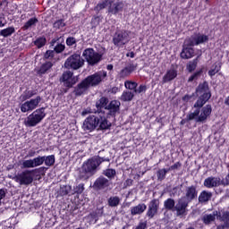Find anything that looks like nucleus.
I'll return each mask as SVG.
<instances>
[{
	"instance_id": "obj_1",
	"label": "nucleus",
	"mask_w": 229,
	"mask_h": 229,
	"mask_svg": "<svg viewBox=\"0 0 229 229\" xmlns=\"http://www.w3.org/2000/svg\"><path fill=\"white\" fill-rule=\"evenodd\" d=\"M195 92L196 96L199 97L193 105V108H195V110L194 112L188 114L186 118L180 122L182 126L186 123L194 120L195 123H205L212 114V106L210 104L205 106V104L208 102V99L212 98L210 88H208V82L204 81L199 83L196 88Z\"/></svg>"
},
{
	"instance_id": "obj_2",
	"label": "nucleus",
	"mask_w": 229,
	"mask_h": 229,
	"mask_svg": "<svg viewBox=\"0 0 229 229\" xmlns=\"http://www.w3.org/2000/svg\"><path fill=\"white\" fill-rule=\"evenodd\" d=\"M106 72H97L91 75L87 76L81 82H79L73 88V94L76 98H80V96H85V94H89V90H90V87H98L105 78H106Z\"/></svg>"
},
{
	"instance_id": "obj_3",
	"label": "nucleus",
	"mask_w": 229,
	"mask_h": 229,
	"mask_svg": "<svg viewBox=\"0 0 229 229\" xmlns=\"http://www.w3.org/2000/svg\"><path fill=\"white\" fill-rule=\"evenodd\" d=\"M95 106L98 114H102L103 110H106V115L115 119L121 114V102L119 100H111L107 97H100L96 101Z\"/></svg>"
},
{
	"instance_id": "obj_4",
	"label": "nucleus",
	"mask_w": 229,
	"mask_h": 229,
	"mask_svg": "<svg viewBox=\"0 0 229 229\" xmlns=\"http://www.w3.org/2000/svg\"><path fill=\"white\" fill-rule=\"evenodd\" d=\"M59 81L63 83V88L61 89L62 94H67L70 89H73L74 85L78 83V78L74 76V72L71 71L64 72L59 79Z\"/></svg>"
},
{
	"instance_id": "obj_5",
	"label": "nucleus",
	"mask_w": 229,
	"mask_h": 229,
	"mask_svg": "<svg viewBox=\"0 0 229 229\" xmlns=\"http://www.w3.org/2000/svg\"><path fill=\"white\" fill-rule=\"evenodd\" d=\"M46 115V107H39L27 117L24 121V124L28 128H33L37 126V124H39V123H42Z\"/></svg>"
},
{
	"instance_id": "obj_6",
	"label": "nucleus",
	"mask_w": 229,
	"mask_h": 229,
	"mask_svg": "<svg viewBox=\"0 0 229 229\" xmlns=\"http://www.w3.org/2000/svg\"><path fill=\"white\" fill-rule=\"evenodd\" d=\"M98 167L99 166L96 162V159L94 158V157L89 158L82 165L81 171L82 173H84V175L81 174V178H82L83 180H89L90 176H94V174L98 173Z\"/></svg>"
},
{
	"instance_id": "obj_7",
	"label": "nucleus",
	"mask_w": 229,
	"mask_h": 229,
	"mask_svg": "<svg viewBox=\"0 0 229 229\" xmlns=\"http://www.w3.org/2000/svg\"><path fill=\"white\" fill-rule=\"evenodd\" d=\"M96 192H110L112 191V181L106 179L105 175L98 176L91 186Z\"/></svg>"
},
{
	"instance_id": "obj_8",
	"label": "nucleus",
	"mask_w": 229,
	"mask_h": 229,
	"mask_svg": "<svg viewBox=\"0 0 229 229\" xmlns=\"http://www.w3.org/2000/svg\"><path fill=\"white\" fill-rule=\"evenodd\" d=\"M82 56L85 58L88 65L91 67L98 65L103 60V54L96 52L94 48H86L82 52Z\"/></svg>"
},
{
	"instance_id": "obj_9",
	"label": "nucleus",
	"mask_w": 229,
	"mask_h": 229,
	"mask_svg": "<svg viewBox=\"0 0 229 229\" xmlns=\"http://www.w3.org/2000/svg\"><path fill=\"white\" fill-rule=\"evenodd\" d=\"M82 65H85V60L79 54H72L64 63L66 69H73V71H78Z\"/></svg>"
},
{
	"instance_id": "obj_10",
	"label": "nucleus",
	"mask_w": 229,
	"mask_h": 229,
	"mask_svg": "<svg viewBox=\"0 0 229 229\" xmlns=\"http://www.w3.org/2000/svg\"><path fill=\"white\" fill-rule=\"evenodd\" d=\"M130 42V32L128 30H119L113 37V44L116 47H123Z\"/></svg>"
},
{
	"instance_id": "obj_11",
	"label": "nucleus",
	"mask_w": 229,
	"mask_h": 229,
	"mask_svg": "<svg viewBox=\"0 0 229 229\" xmlns=\"http://www.w3.org/2000/svg\"><path fill=\"white\" fill-rule=\"evenodd\" d=\"M13 180L20 185H31V183H33V171L24 170L15 175Z\"/></svg>"
},
{
	"instance_id": "obj_12",
	"label": "nucleus",
	"mask_w": 229,
	"mask_h": 229,
	"mask_svg": "<svg viewBox=\"0 0 229 229\" xmlns=\"http://www.w3.org/2000/svg\"><path fill=\"white\" fill-rule=\"evenodd\" d=\"M98 113H94L92 114H89L83 122L82 129L84 131H95L98 128V123H99V120H98Z\"/></svg>"
},
{
	"instance_id": "obj_13",
	"label": "nucleus",
	"mask_w": 229,
	"mask_h": 229,
	"mask_svg": "<svg viewBox=\"0 0 229 229\" xmlns=\"http://www.w3.org/2000/svg\"><path fill=\"white\" fill-rule=\"evenodd\" d=\"M40 101H42V98L40 96L31 98L30 100H25V102L20 106L21 112H22V114H26V112H33V110L40 105Z\"/></svg>"
},
{
	"instance_id": "obj_14",
	"label": "nucleus",
	"mask_w": 229,
	"mask_h": 229,
	"mask_svg": "<svg viewBox=\"0 0 229 229\" xmlns=\"http://www.w3.org/2000/svg\"><path fill=\"white\" fill-rule=\"evenodd\" d=\"M111 117L106 116L105 114H100L98 113L97 123V131H106V130H110L112 128V122L108 121Z\"/></svg>"
},
{
	"instance_id": "obj_15",
	"label": "nucleus",
	"mask_w": 229,
	"mask_h": 229,
	"mask_svg": "<svg viewBox=\"0 0 229 229\" xmlns=\"http://www.w3.org/2000/svg\"><path fill=\"white\" fill-rule=\"evenodd\" d=\"M160 208V200L158 199H153L148 202V208L146 213V216L148 219H153L157 214H158V209Z\"/></svg>"
},
{
	"instance_id": "obj_16",
	"label": "nucleus",
	"mask_w": 229,
	"mask_h": 229,
	"mask_svg": "<svg viewBox=\"0 0 229 229\" xmlns=\"http://www.w3.org/2000/svg\"><path fill=\"white\" fill-rule=\"evenodd\" d=\"M63 42H64L63 37L54 38L50 41V47H54V52L56 55H60L61 53L65 51V45H64Z\"/></svg>"
},
{
	"instance_id": "obj_17",
	"label": "nucleus",
	"mask_w": 229,
	"mask_h": 229,
	"mask_svg": "<svg viewBox=\"0 0 229 229\" xmlns=\"http://www.w3.org/2000/svg\"><path fill=\"white\" fill-rule=\"evenodd\" d=\"M185 199H187L188 203H191V201H194V199H198L197 185L192 184L185 188Z\"/></svg>"
},
{
	"instance_id": "obj_18",
	"label": "nucleus",
	"mask_w": 229,
	"mask_h": 229,
	"mask_svg": "<svg viewBox=\"0 0 229 229\" xmlns=\"http://www.w3.org/2000/svg\"><path fill=\"white\" fill-rule=\"evenodd\" d=\"M187 207H189L188 201L179 199L175 204L174 212H176V216H185L187 214Z\"/></svg>"
},
{
	"instance_id": "obj_19",
	"label": "nucleus",
	"mask_w": 229,
	"mask_h": 229,
	"mask_svg": "<svg viewBox=\"0 0 229 229\" xmlns=\"http://www.w3.org/2000/svg\"><path fill=\"white\" fill-rule=\"evenodd\" d=\"M203 185L207 189H214V187H219L221 185V178L209 176L204 180Z\"/></svg>"
},
{
	"instance_id": "obj_20",
	"label": "nucleus",
	"mask_w": 229,
	"mask_h": 229,
	"mask_svg": "<svg viewBox=\"0 0 229 229\" xmlns=\"http://www.w3.org/2000/svg\"><path fill=\"white\" fill-rule=\"evenodd\" d=\"M134 71H137V64L130 63L128 65H126L120 71L119 76L123 79L128 78V76L134 72Z\"/></svg>"
},
{
	"instance_id": "obj_21",
	"label": "nucleus",
	"mask_w": 229,
	"mask_h": 229,
	"mask_svg": "<svg viewBox=\"0 0 229 229\" xmlns=\"http://www.w3.org/2000/svg\"><path fill=\"white\" fill-rule=\"evenodd\" d=\"M195 54H196V51L194 50V47H185L183 45L182 52L180 54V57L182 60H191V58H193Z\"/></svg>"
},
{
	"instance_id": "obj_22",
	"label": "nucleus",
	"mask_w": 229,
	"mask_h": 229,
	"mask_svg": "<svg viewBox=\"0 0 229 229\" xmlns=\"http://www.w3.org/2000/svg\"><path fill=\"white\" fill-rule=\"evenodd\" d=\"M211 199L212 192L208 191H202L198 197V201L200 205H207Z\"/></svg>"
},
{
	"instance_id": "obj_23",
	"label": "nucleus",
	"mask_w": 229,
	"mask_h": 229,
	"mask_svg": "<svg viewBox=\"0 0 229 229\" xmlns=\"http://www.w3.org/2000/svg\"><path fill=\"white\" fill-rule=\"evenodd\" d=\"M178 76V71L174 68L166 71V73L163 76L162 82L169 83V81H173Z\"/></svg>"
},
{
	"instance_id": "obj_24",
	"label": "nucleus",
	"mask_w": 229,
	"mask_h": 229,
	"mask_svg": "<svg viewBox=\"0 0 229 229\" xmlns=\"http://www.w3.org/2000/svg\"><path fill=\"white\" fill-rule=\"evenodd\" d=\"M123 10H124V3H123V1L116 2L108 8L109 13H113V15H117V13L123 12Z\"/></svg>"
},
{
	"instance_id": "obj_25",
	"label": "nucleus",
	"mask_w": 229,
	"mask_h": 229,
	"mask_svg": "<svg viewBox=\"0 0 229 229\" xmlns=\"http://www.w3.org/2000/svg\"><path fill=\"white\" fill-rule=\"evenodd\" d=\"M147 208L148 206L146 204L140 203L137 206L131 208V214L132 216H140V214H144V212H146Z\"/></svg>"
},
{
	"instance_id": "obj_26",
	"label": "nucleus",
	"mask_w": 229,
	"mask_h": 229,
	"mask_svg": "<svg viewBox=\"0 0 229 229\" xmlns=\"http://www.w3.org/2000/svg\"><path fill=\"white\" fill-rule=\"evenodd\" d=\"M51 69H53V62L47 61L41 64V66L38 70V74H39V76H42L43 74L49 72Z\"/></svg>"
},
{
	"instance_id": "obj_27",
	"label": "nucleus",
	"mask_w": 229,
	"mask_h": 229,
	"mask_svg": "<svg viewBox=\"0 0 229 229\" xmlns=\"http://www.w3.org/2000/svg\"><path fill=\"white\" fill-rule=\"evenodd\" d=\"M102 176H105L109 182L112 180H115V176H117V171L114 168H106L102 171Z\"/></svg>"
},
{
	"instance_id": "obj_28",
	"label": "nucleus",
	"mask_w": 229,
	"mask_h": 229,
	"mask_svg": "<svg viewBox=\"0 0 229 229\" xmlns=\"http://www.w3.org/2000/svg\"><path fill=\"white\" fill-rule=\"evenodd\" d=\"M33 96H37L36 90H28L26 89L23 91V93L20 96L19 99L21 101V103H24V101H28V99H31Z\"/></svg>"
},
{
	"instance_id": "obj_29",
	"label": "nucleus",
	"mask_w": 229,
	"mask_h": 229,
	"mask_svg": "<svg viewBox=\"0 0 229 229\" xmlns=\"http://www.w3.org/2000/svg\"><path fill=\"white\" fill-rule=\"evenodd\" d=\"M216 216L219 221L229 225V211H216Z\"/></svg>"
},
{
	"instance_id": "obj_30",
	"label": "nucleus",
	"mask_w": 229,
	"mask_h": 229,
	"mask_svg": "<svg viewBox=\"0 0 229 229\" xmlns=\"http://www.w3.org/2000/svg\"><path fill=\"white\" fill-rule=\"evenodd\" d=\"M221 63L216 62L215 64H212L210 70L208 72V76L210 78H213V76H216L219 71H221Z\"/></svg>"
},
{
	"instance_id": "obj_31",
	"label": "nucleus",
	"mask_w": 229,
	"mask_h": 229,
	"mask_svg": "<svg viewBox=\"0 0 229 229\" xmlns=\"http://www.w3.org/2000/svg\"><path fill=\"white\" fill-rule=\"evenodd\" d=\"M120 203L121 198H119V196H111L107 199V205L108 207H111V208L119 207Z\"/></svg>"
},
{
	"instance_id": "obj_32",
	"label": "nucleus",
	"mask_w": 229,
	"mask_h": 229,
	"mask_svg": "<svg viewBox=\"0 0 229 229\" xmlns=\"http://www.w3.org/2000/svg\"><path fill=\"white\" fill-rule=\"evenodd\" d=\"M199 62V57H196L193 60L190 61L186 64V69H187L188 72H194L195 69H197V67H198Z\"/></svg>"
},
{
	"instance_id": "obj_33",
	"label": "nucleus",
	"mask_w": 229,
	"mask_h": 229,
	"mask_svg": "<svg viewBox=\"0 0 229 229\" xmlns=\"http://www.w3.org/2000/svg\"><path fill=\"white\" fill-rule=\"evenodd\" d=\"M164 207L165 210H171L172 212H174V208L176 207V202L174 201V199H167L164 201Z\"/></svg>"
},
{
	"instance_id": "obj_34",
	"label": "nucleus",
	"mask_w": 229,
	"mask_h": 229,
	"mask_svg": "<svg viewBox=\"0 0 229 229\" xmlns=\"http://www.w3.org/2000/svg\"><path fill=\"white\" fill-rule=\"evenodd\" d=\"M133 98H135V94H133V92H131L130 90H124L122 93L120 99H121V101L128 102V101H131L133 99Z\"/></svg>"
},
{
	"instance_id": "obj_35",
	"label": "nucleus",
	"mask_w": 229,
	"mask_h": 229,
	"mask_svg": "<svg viewBox=\"0 0 229 229\" xmlns=\"http://www.w3.org/2000/svg\"><path fill=\"white\" fill-rule=\"evenodd\" d=\"M14 32L15 27H8L6 29L0 30V37H4V38H6L8 37H12V35H13Z\"/></svg>"
},
{
	"instance_id": "obj_36",
	"label": "nucleus",
	"mask_w": 229,
	"mask_h": 229,
	"mask_svg": "<svg viewBox=\"0 0 229 229\" xmlns=\"http://www.w3.org/2000/svg\"><path fill=\"white\" fill-rule=\"evenodd\" d=\"M71 191H72V187L71 185H63L58 191V196H67L71 193Z\"/></svg>"
},
{
	"instance_id": "obj_37",
	"label": "nucleus",
	"mask_w": 229,
	"mask_h": 229,
	"mask_svg": "<svg viewBox=\"0 0 229 229\" xmlns=\"http://www.w3.org/2000/svg\"><path fill=\"white\" fill-rule=\"evenodd\" d=\"M38 22V19L37 17L30 18L25 24L21 27L23 31L28 30L31 28V26H35Z\"/></svg>"
},
{
	"instance_id": "obj_38",
	"label": "nucleus",
	"mask_w": 229,
	"mask_h": 229,
	"mask_svg": "<svg viewBox=\"0 0 229 229\" xmlns=\"http://www.w3.org/2000/svg\"><path fill=\"white\" fill-rule=\"evenodd\" d=\"M193 37L197 46H199V44H205V42H208V36L205 34H197Z\"/></svg>"
},
{
	"instance_id": "obj_39",
	"label": "nucleus",
	"mask_w": 229,
	"mask_h": 229,
	"mask_svg": "<svg viewBox=\"0 0 229 229\" xmlns=\"http://www.w3.org/2000/svg\"><path fill=\"white\" fill-rule=\"evenodd\" d=\"M43 157H44L45 165H47V167H53V165H55V162H56L55 158V155L43 156Z\"/></svg>"
},
{
	"instance_id": "obj_40",
	"label": "nucleus",
	"mask_w": 229,
	"mask_h": 229,
	"mask_svg": "<svg viewBox=\"0 0 229 229\" xmlns=\"http://www.w3.org/2000/svg\"><path fill=\"white\" fill-rule=\"evenodd\" d=\"M201 74H203V68H200L199 70L196 71L191 74L188 79V83H192L194 80H199L201 78Z\"/></svg>"
},
{
	"instance_id": "obj_41",
	"label": "nucleus",
	"mask_w": 229,
	"mask_h": 229,
	"mask_svg": "<svg viewBox=\"0 0 229 229\" xmlns=\"http://www.w3.org/2000/svg\"><path fill=\"white\" fill-rule=\"evenodd\" d=\"M216 221V211L214 212V214H209V215H205L202 217V222L204 223V225H210V223Z\"/></svg>"
},
{
	"instance_id": "obj_42",
	"label": "nucleus",
	"mask_w": 229,
	"mask_h": 229,
	"mask_svg": "<svg viewBox=\"0 0 229 229\" xmlns=\"http://www.w3.org/2000/svg\"><path fill=\"white\" fill-rule=\"evenodd\" d=\"M108 6V0H103L102 2H99L95 7H94V12L97 13H99L101 10H105Z\"/></svg>"
},
{
	"instance_id": "obj_43",
	"label": "nucleus",
	"mask_w": 229,
	"mask_h": 229,
	"mask_svg": "<svg viewBox=\"0 0 229 229\" xmlns=\"http://www.w3.org/2000/svg\"><path fill=\"white\" fill-rule=\"evenodd\" d=\"M47 39L46 37H39L34 41V46H37L38 49H40L46 46Z\"/></svg>"
},
{
	"instance_id": "obj_44",
	"label": "nucleus",
	"mask_w": 229,
	"mask_h": 229,
	"mask_svg": "<svg viewBox=\"0 0 229 229\" xmlns=\"http://www.w3.org/2000/svg\"><path fill=\"white\" fill-rule=\"evenodd\" d=\"M167 173H169L168 168L167 169H165V168L159 169L157 172V180H159V182L165 180V176H166Z\"/></svg>"
},
{
	"instance_id": "obj_45",
	"label": "nucleus",
	"mask_w": 229,
	"mask_h": 229,
	"mask_svg": "<svg viewBox=\"0 0 229 229\" xmlns=\"http://www.w3.org/2000/svg\"><path fill=\"white\" fill-rule=\"evenodd\" d=\"M124 87L125 89H128L129 90H133V92H135L137 87H139V83H137L136 81H125Z\"/></svg>"
},
{
	"instance_id": "obj_46",
	"label": "nucleus",
	"mask_w": 229,
	"mask_h": 229,
	"mask_svg": "<svg viewBox=\"0 0 229 229\" xmlns=\"http://www.w3.org/2000/svg\"><path fill=\"white\" fill-rule=\"evenodd\" d=\"M48 169H49L48 167L40 166L38 168L32 169L31 171H33V174H40L41 176H45L46 175V172Z\"/></svg>"
},
{
	"instance_id": "obj_47",
	"label": "nucleus",
	"mask_w": 229,
	"mask_h": 229,
	"mask_svg": "<svg viewBox=\"0 0 229 229\" xmlns=\"http://www.w3.org/2000/svg\"><path fill=\"white\" fill-rule=\"evenodd\" d=\"M21 167H22V169H32L33 167H35L33 159L24 160L21 164Z\"/></svg>"
},
{
	"instance_id": "obj_48",
	"label": "nucleus",
	"mask_w": 229,
	"mask_h": 229,
	"mask_svg": "<svg viewBox=\"0 0 229 229\" xmlns=\"http://www.w3.org/2000/svg\"><path fill=\"white\" fill-rule=\"evenodd\" d=\"M44 156H38L32 159L34 163V167H38L44 164Z\"/></svg>"
},
{
	"instance_id": "obj_49",
	"label": "nucleus",
	"mask_w": 229,
	"mask_h": 229,
	"mask_svg": "<svg viewBox=\"0 0 229 229\" xmlns=\"http://www.w3.org/2000/svg\"><path fill=\"white\" fill-rule=\"evenodd\" d=\"M53 28H55V30L65 28V21H64V19L57 20L55 22H54Z\"/></svg>"
},
{
	"instance_id": "obj_50",
	"label": "nucleus",
	"mask_w": 229,
	"mask_h": 229,
	"mask_svg": "<svg viewBox=\"0 0 229 229\" xmlns=\"http://www.w3.org/2000/svg\"><path fill=\"white\" fill-rule=\"evenodd\" d=\"M93 158L95 159V162H97V165H98V167L101 165L102 162H110V158L108 157H101L99 156H95L93 157Z\"/></svg>"
},
{
	"instance_id": "obj_51",
	"label": "nucleus",
	"mask_w": 229,
	"mask_h": 229,
	"mask_svg": "<svg viewBox=\"0 0 229 229\" xmlns=\"http://www.w3.org/2000/svg\"><path fill=\"white\" fill-rule=\"evenodd\" d=\"M78 40L74 37H68L66 38V46H68V47H72V46H76Z\"/></svg>"
},
{
	"instance_id": "obj_52",
	"label": "nucleus",
	"mask_w": 229,
	"mask_h": 229,
	"mask_svg": "<svg viewBox=\"0 0 229 229\" xmlns=\"http://www.w3.org/2000/svg\"><path fill=\"white\" fill-rule=\"evenodd\" d=\"M55 50H47L43 58L45 60H53V58H55Z\"/></svg>"
},
{
	"instance_id": "obj_53",
	"label": "nucleus",
	"mask_w": 229,
	"mask_h": 229,
	"mask_svg": "<svg viewBox=\"0 0 229 229\" xmlns=\"http://www.w3.org/2000/svg\"><path fill=\"white\" fill-rule=\"evenodd\" d=\"M194 36H191L188 40H187V44L183 45L186 47H194V46H198V44L196 43L195 39H194Z\"/></svg>"
},
{
	"instance_id": "obj_54",
	"label": "nucleus",
	"mask_w": 229,
	"mask_h": 229,
	"mask_svg": "<svg viewBox=\"0 0 229 229\" xmlns=\"http://www.w3.org/2000/svg\"><path fill=\"white\" fill-rule=\"evenodd\" d=\"M83 191H85V184L80 183L74 188V193L75 194H82Z\"/></svg>"
},
{
	"instance_id": "obj_55",
	"label": "nucleus",
	"mask_w": 229,
	"mask_h": 229,
	"mask_svg": "<svg viewBox=\"0 0 229 229\" xmlns=\"http://www.w3.org/2000/svg\"><path fill=\"white\" fill-rule=\"evenodd\" d=\"M146 90H148V86L144 85V84H140L139 86V88L134 90L135 94H142V92H146Z\"/></svg>"
},
{
	"instance_id": "obj_56",
	"label": "nucleus",
	"mask_w": 229,
	"mask_h": 229,
	"mask_svg": "<svg viewBox=\"0 0 229 229\" xmlns=\"http://www.w3.org/2000/svg\"><path fill=\"white\" fill-rule=\"evenodd\" d=\"M182 167V163L176 162L175 164L172 165L169 168L168 171H175V169H180Z\"/></svg>"
},
{
	"instance_id": "obj_57",
	"label": "nucleus",
	"mask_w": 229,
	"mask_h": 229,
	"mask_svg": "<svg viewBox=\"0 0 229 229\" xmlns=\"http://www.w3.org/2000/svg\"><path fill=\"white\" fill-rule=\"evenodd\" d=\"M148 228V221L140 222L134 229H146Z\"/></svg>"
},
{
	"instance_id": "obj_58",
	"label": "nucleus",
	"mask_w": 229,
	"mask_h": 229,
	"mask_svg": "<svg viewBox=\"0 0 229 229\" xmlns=\"http://www.w3.org/2000/svg\"><path fill=\"white\" fill-rule=\"evenodd\" d=\"M220 185H224V187L229 185V173L227 174L225 179H223L222 181L220 180Z\"/></svg>"
},
{
	"instance_id": "obj_59",
	"label": "nucleus",
	"mask_w": 229,
	"mask_h": 229,
	"mask_svg": "<svg viewBox=\"0 0 229 229\" xmlns=\"http://www.w3.org/2000/svg\"><path fill=\"white\" fill-rule=\"evenodd\" d=\"M194 97V94L192 95H184L182 98V101H184L185 103H189V101H191V99H192V98Z\"/></svg>"
},
{
	"instance_id": "obj_60",
	"label": "nucleus",
	"mask_w": 229,
	"mask_h": 229,
	"mask_svg": "<svg viewBox=\"0 0 229 229\" xmlns=\"http://www.w3.org/2000/svg\"><path fill=\"white\" fill-rule=\"evenodd\" d=\"M35 155H37V152L33 149H30V150H29L25 158H33V157H35Z\"/></svg>"
},
{
	"instance_id": "obj_61",
	"label": "nucleus",
	"mask_w": 229,
	"mask_h": 229,
	"mask_svg": "<svg viewBox=\"0 0 229 229\" xmlns=\"http://www.w3.org/2000/svg\"><path fill=\"white\" fill-rule=\"evenodd\" d=\"M6 198V190L0 189V201L1 199H4Z\"/></svg>"
},
{
	"instance_id": "obj_62",
	"label": "nucleus",
	"mask_w": 229,
	"mask_h": 229,
	"mask_svg": "<svg viewBox=\"0 0 229 229\" xmlns=\"http://www.w3.org/2000/svg\"><path fill=\"white\" fill-rule=\"evenodd\" d=\"M229 228V224L225 223V224H222L216 226V229H228Z\"/></svg>"
},
{
	"instance_id": "obj_63",
	"label": "nucleus",
	"mask_w": 229,
	"mask_h": 229,
	"mask_svg": "<svg viewBox=\"0 0 229 229\" xmlns=\"http://www.w3.org/2000/svg\"><path fill=\"white\" fill-rule=\"evenodd\" d=\"M125 187H131L133 185V180L131 179H127L124 182Z\"/></svg>"
},
{
	"instance_id": "obj_64",
	"label": "nucleus",
	"mask_w": 229,
	"mask_h": 229,
	"mask_svg": "<svg viewBox=\"0 0 229 229\" xmlns=\"http://www.w3.org/2000/svg\"><path fill=\"white\" fill-rule=\"evenodd\" d=\"M127 57L135 58V52H129L126 54Z\"/></svg>"
}]
</instances>
